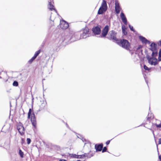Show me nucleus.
<instances>
[{"instance_id": "obj_3", "label": "nucleus", "mask_w": 161, "mask_h": 161, "mask_svg": "<svg viewBox=\"0 0 161 161\" xmlns=\"http://www.w3.org/2000/svg\"><path fill=\"white\" fill-rule=\"evenodd\" d=\"M117 33L114 30L110 31L108 33V36L107 38L113 41H118V39L116 37Z\"/></svg>"}, {"instance_id": "obj_10", "label": "nucleus", "mask_w": 161, "mask_h": 161, "mask_svg": "<svg viewBox=\"0 0 161 161\" xmlns=\"http://www.w3.org/2000/svg\"><path fill=\"white\" fill-rule=\"evenodd\" d=\"M17 129L21 135H23L24 134L25 130L23 125H18L17 126Z\"/></svg>"}, {"instance_id": "obj_42", "label": "nucleus", "mask_w": 161, "mask_h": 161, "mask_svg": "<svg viewBox=\"0 0 161 161\" xmlns=\"http://www.w3.org/2000/svg\"><path fill=\"white\" fill-rule=\"evenodd\" d=\"M159 44H158V45L161 46V40L159 41Z\"/></svg>"}, {"instance_id": "obj_5", "label": "nucleus", "mask_w": 161, "mask_h": 161, "mask_svg": "<svg viewBox=\"0 0 161 161\" xmlns=\"http://www.w3.org/2000/svg\"><path fill=\"white\" fill-rule=\"evenodd\" d=\"M109 30V27L108 25H106L102 30L101 35L100 36L101 37H105L108 34Z\"/></svg>"}, {"instance_id": "obj_8", "label": "nucleus", "mask_w": 161, "mask_h": 161, "mask_svg": "<svg viewBox=\"0 0 161 161\" xmlns=\"http://www.w3.org/2000/svg\"><path fill=\"white\" fill-rule=\"evenodd\" d=\"M69 25L67 22L63 20L60 21V27L62 29H66L68 28Z\"/></svg>"}, {"instance_id": "obj_46", "label": "nucleus", "mask_w": 161, "mask_h": 161, "mask_svg": "<svg viewBox=\"0 0 161 161\" xmlns=\"http://www.w3.org/2000/svg\"><path fill=\"white\" fill-rule=\"evenodd\" d=\"M0 78H1V77L0 76Z\"/></svg>"}, {"instance_id": "obj_41", "label": "nucleus", "mask_w": 161, "mask_h": 161, "mask_svg": "<svg viewBox=\"0 0 161 161\" xmlns=\"http://www.w3.org/2000/svg\"><path fill=\"white\" fill-rule=\"evenodd\" d=\"M66 126L69 129V126H68V125L67 124V123H66Z\"/></svg>"}, {"instance_id": "obj_33", "label": "nucleus", "mask_w": 161, "mask_h": 161, "mask_svg": "<svg viewBox=\"0 0 161 161\" xmlns=\"http://www.w3.org/2000/svg\"><path fill=\"white\" fill-rule=\"evenodd\" d=\"M45 104L44 103H42L41 107L42 108H43L45 107Z\"/></svg>"}, {"instance_id": "obj_44", "label": "nucleus", "mask_w": 161, "mask_h": 161, "mask_svg": "<svg viewBox=\"0 0 161 161\" xmlns=\"http://www.w3.org/2000/svg\"><path fill=\"white\" fill-rule=\"evenodd\" d=\"M159 68L160 69V70H161V66H159Z\"/></svg>"}, {"instance_id": "obj_35", "label": "nucleus", "mask_w": 161, "mask_h": 161, "mask_svg": "<svg viewBox=\"0 0 161 161\" xmlns=\"http://www.w3.org/2000/svg\"><path fill=\"white\" fill-rule=\"evenodd\" d=\"M161 61V56L160 57L158 56V62L159 61Z\"/></svg>"}, {"instance_id": "obj_32", "label": "nucleus", "mask_w": 161, "mask_h": 161, "mask_svg": "<svg viewBox=\"0 0 161 161\" xmlns=\"http://www.w3.org/2000/svg\"><path fill=\"white\" fill-rule=\"evenodd\" d=\"M54 147L55 148H56L57 150H59L60 149V147L58 146H55Z\"/></svg>"}, {"instance_id": "obj_18", "label": "nucleus", "mask_w": 161, "mask_h": 161, "mask_svg": "<svg viewBox=\"0 0 161 161\" xmlns=\"http://www.w3.org/2000/svg\"><path fill=\"white\" fill-rule=\"evenodd\" d=\"M82 156L83 158L87 157L88 158H90L91 157H92L93 155L92 154L91 155H90L89 153H85L84 154L82 155Z\"/></svg>"}, {"instance_id": "obj_16", "label": "nucleus", "mask_w": 161, "mask_h": 161, "mask_svg": "<svg viewBox=\"0 0 161 161\" xmlns=\"http://www.w3.org/2000/svg\"><path fill=\"white\" fill-rule=\"evenodd\" d=\"M48 8L51 11H52L53 10H54L55 11H56V10L54 8V6L53 5L52 2L51 1L49 2V4L48 5Z\"/></svg>"}, {"instance_id": "obj_31", "label": "nucleus", "mask_w": 161, "mask_h": 161, "mask_svg": "<svg viewBox=\"0 0 161 161\" xmlns=\"http://www.w3.org/2000/svg\"><path fill=\"white\" fill-rule=\"evenodd\" d=\"M142 46L140 45L138 46V47L137 48V50H140L141 48H142Z\"/></svg>"}, {"instance_id": "obj_45", "label": "nucleus", "mask_w": 161, "mask_h": 161, "mask_svg": "<svg viewBox=\"0 0 161 161\" xmlns=\"http://www.w3.org/2000/svg\"><path fill=\"white\" fill-rule=\"evenodd\" d=\"M45 80V79H43V80Z\"/></svg>"}, {"instance_id": "obj_6", "label": "nucleus", "mask_w": 161, "mask_h": 161, "mask_svg": "<svg viewBox=\"0 0 161 161\" xmlns=\"http://www.w3.org/2000/svg\"><path fill=\"white\" fill-rule=\"evenodd\" d=\"M88 33V29L87 28H85L83 30L82 33L80 35V38H85L89 36Z\"/></svg>"}, {"instance_id": "obj_15", "label": "nucleus", "mask_w": 161, "mask_h": 161, "mask_svg": "<svg viewBox=\"0 0 161 161\" xmlns=\"http://www.w3.org/2000/svg\"><path fill=\"white\" fill-rule=\"evenodd\" d=\"M150 47L149 48V49L152 51L157 50V45L154 42H153L151 43L150 45Z\"/></svg>"}, {"instance_id": "obj_12", "label": "nucleus", "mask_w": 161, "mask_h": 161, "mask_svg": "<svg viewBox=\"0 0 161 161\" xmlns=\"http://www.w3.org/2000/svg\"><path fill=\"white\" fill-rule=\"evenodd\" d=\"M115 12L117 14H119L121 8L119 6V3L117 2H115Z\"/></svg>"}, {"instance_id": "obj_20", "label": "nucleus", "mask_w": 161, "mask_h": 161, "mask_svg": "<svg viewBox=\"0 0 161 161\" xmlns=\"http://www.w3.org/2000/svg\"><path fill=\"white\" fill-rule=\"evenodd\" d=\"M19 154L21 158H23L24 157V153L20 149L19 150Z\"/></svg>"}, {"instance_id": "obj_25", "label": "nucleus", "mask_w": 161, "mask_h": 161, "mask_svg": "<svg viewBox=\"0 0 161 161\" xmlns=\"http://www.w3.org/2000/svg\"><path fill=\"white\" fill-rule=\"evenodd\" d=\"M129 27L131 31H133L134 32H136V31L134 29L133 26H131L130 25H129Z\"/></svg>"}, {"instance_id": "obj_26", "label": "nucleus", "mask_w": 161, "mask_h": 161, "mask_svg": "<svg viewBox=\"0 0 161 161\" xmlns=\"http://www.w3.org/2000/svg\"><path fill=\"white\" fill-rule=\"evenodd\" d=\"M143 68L146 70L149 71L150 70L151 68H148L146 65L144 64L143 65Z\"/></svg>"}, {"instance_id": "obj_30", "label": "nucleus", "mask_w": 161, "mask_h": 161, "mask_svg": "<svg viewBox=\"0 0 161 161\" xmlns=\"http://www.w3.org/2000/svg\"><path fill=\"white\" fill-rule=\"evenodd\" d=\"M155 125L157 128H160L161 127V123H160L159 124H156Z\"/></svg>"}, {"instance_id": "obj_9", "label": "nucleus", "mask_w": 161, "mask_h": 161, "mask_svg": "<svg viewBox=\"0 0 161 161\" xmlns=\"http://www.w3.org/2000/svg\"><path fill=\"white\" fill-rule=\"evenodd\" d=\"M31 121L32 125L35 127H36V122L35 114L33 113L31 117Z\"/></svg>"}, {"instance_id": "obj_7", "label": "nucleus", "mask_w": 161, "mask_h": 161, "mask_svg": "<svg viewBox=\"0 0 161 161\" xmlns=\"http://www.w3.org/2000/svg\"><path fill=\"white\" fill-rule=\"evenodd\" d=\"M92 31L95 35H99L101 32V28L98 26H96L93 27L92 29Z\"/></svg>"}, {"instance_id": "obj_38", "label": "nucleus", "mask_w": 161, "mask_h": 161, "mask_svg": "<svg viewBox=\"0 0 161 161\" xmlns=\"http://www.w3.org/2000/svg\"><path fill=\"white\" fill-rule=\"evenodd\" d=\"M59 161H67L66 160H65V159H60Z\"/></svg>"}, {"instance_id": "obj_24", "label": "nucleus", "mask_w": 161, "mask_h": 161, "mask_svg": "<svg viewBox=\"0 0 161 161\" xmlns=\"http://www.w3.org/2000/svg\"><path fill=\"white\" fill-rule=\"evenodd\" d=\"M75 37V36L74 35L70 37V36L69 37V40L70 41V42H72L75 41L76 40H74L73 38Z\"/></svg>"}, {"instance_id": "obj_40", "label": "nucleus", "mask_w": 161, "mask_h": 161, "mask_svg": "<svg viewBox=\"0 0 161 161\" xmlns=\"http://www.w3.org/2000/svg\"><path fill=\"white\" fill-rule=\"evenodd\" d=\"M159 158L160 161H161V155L159 156Z\"/></svg>"}, {"instance_id": "obj_17", "label": "nucleus", "mask_w": 161, "mask_h": 161, "mask_svg": "<svg viewBox=\"0 0 161 161\" xmlns=\"http://www.w3.org/2000/svg\"><path fill=\"white\" fill-rule=\"evenodd\" d=\"M126 28L124 25H122V31L123 34L125 35H127V32L126 31Z\"/></svg>"}, {"instance_id": "obj_34", "label": "nucleus", "mask_w": 161, "mask_h": 161, "mask_svg": "<svg viewBox=\"0 0 161 161\" xmlns=\"http://www.w3.org/2000/svg\"><path fill=\"white\" fill-rule=\"evenodd\" d=\"M158 144H161V138L158 139Z\"/></svg>"}, {"instance_id": "obj_13", "label": "nucleus", "mask_w": 161, "mask_h": 161, "mask_svg": "<svg viewBox=\"0 0 161 161\" xmlns=\"http://www.w3.org/2000/svg\"><path fill=\"white\" fill-rule=\"evenodd\" d=\"M139 38L143 43H144L145 44H150V41L147 40L145 37L143 36H139Z\"/></svg>"}, {"instance_id": "obj_2", "label": "nucleus", "mask_w": 161, "mask_h": 161, "mask_svg": "<svg viewBox=\"0 0 161 161\" xmlns=\"http://www.w3.org/2000/svg\"><path fill=\"white\" fill-rule=\"evenodd\" d=\"M108 6L107 2L105 0H103L101 5L97 12L98 14H102L105 12L107 10Z\"/></svg>"}, {"instance_id": "obj_27", "label": "nucleus", "mask_w": 161, "mask_h": 161, "mask_svg": "<svg viewBox=\"0 0 161 161\" xmlns=\"http://www.w3.org/2000/svg\"><path fill=\"white\" fill-rule=\"evenodd\" d=\"M13 85L14 86H18V83L17 81H14L13 83Z\"/></svg>"}, {"instance_id": "obj_14", "label": "nucleus", "mask_w": 161, "mask_h": 161, "mask_svg": "<svg viewBox=\"0 0 161 161\" xmlns=\"http://www.w3.org/2000/svg\"><path fill=\"white\" fill-rule=\"evenodd\" d=\"M103 147V143H101L98 144H96L95 145V148L96 150V152L100 151L102 150Z\"/></svg>"}, {"instance_id": "obj_28", "label": "nucleus", "mask_w": 161, "mask_h": 161, "mask_svg": "<svg viewBox=\"0 0 161 161\" xmlns=\"http://www.w3.org/2000/svg\"><path fill=\"white\" fill-rule=\"evenodd\" d=\"M107 147H104L102 150V152L104 153V152H106L107 151Z\"/></svg>"}, {"instance_id": "obj_29", "label": "nucleus", "mask_w": 161, "mask_h": 161, "mask_svg": "<svg viewBox=\"0 0 161 161\" xmlns=\"http://www.w3.org/2000/svg\"><path fill=\"white\" fill-rule=\"evenodd\" d=\"M31 141L30 138H27V144H29L31 143Z\"/></svg>"}, {"instance_id": "obj_19", "label": "nucleus", "mask_w": 161, "mask_h": 161, "mask_svg": "<svg viewBox=\"0 0 161 161\" xmlns=\"http://www.w3.org/2000/svg\"><path fill=\"white\" fill-rule=\"evenodd\" d=\"M73 157L74 158H83L82 156L81 155H78L76 154H74Z\"/></svg>"}, {"instance_id": "obj_1", "label": "nucleus", "mask_w": 161, "mask_h": 161, "mask_svg": "<svg viewBox=\"0 0 161 161\" xmlns=\"http://www.w3.org/2000/svg\"><path fill=\"white\" fill-rule=\"evenodd\" d=\"M151 57H150L148 55L146 56L148 60V63L151 65H156L158 64V59L155 57L158 55V52L157 50L153 51Z\"/></svg>"}, {"instance_id": "obj_21", "label": "nucleus", "mask_w": 161, "mask_h": 161, "mask_svg": "<svg viewBox=\"0 0 161 161\" xmlns=\"http://www.w3.org/2000/svg\"><path fill=\"white\" fill-rule=\"evenodd\" d=\"M31 112H32V110L30 108L29 110V112L28 113V117L29 119L31 117L32 115Z\"/></svg>"}, {"instance_id": "obj_36", "label": "nucleus", "mask_w": 161, "mask_h": 161, "mask_svg": "<svg viewBox=\"0 0 161 161\" xmlns=\"http://www.w3.org/2000/svg\"><path fill=\"white\" fill-rule=\"evenodd\" d=\"M158 56H161V49H160L159 50V51L158 53Z\"/></svg>"}, {"instance_id": "obj_37", "label": "nucleus", "mask_w": 161, "mask_h": 161, "mask_svg": "<svg viewBox=\"0 0 161 161\" xmlns=\"http://www.w3.org/2000/svg\"><path fill=\"white\" fill-rule=\"evenodd\" d=\"M110 140H108L106 142V144L107 145H108L110 143Z\"/></svg>"}, {"instance_id": "obj_4", "label": "nucleus", "mask_w": 161, "mask_h": 161, "mask_svg": "<svg viewBox=\"0 0 161 161\" xmlns=\"http://www.w3.org/2000/svg\"><path fill=\"white\" fill-rule=\"evenodd\" d=\"M120 43L121 47L127 50L129 49L130 47V43L128 40L123 39L120 41Z\"/></svg>"}, {"instance_id": "obj_39", "label": "nucleus", "mask_w": 161, "mask_h": 161, "mask_svg": "<svg viewBox=\"0 0 161 161\" xmlns=\"http://www.w3.org/2000/svg\"><path fill=\"white\" fill-rule=\"evenodd\" d=\"M149 113L148 114V117L147 118V119H149L151 117H149Z\"/></svg>"}, {"instance_id": "obj_23", "label": "nucleus", "mask_w": 161, "mask_h": 161, "mask_svg": "<svg viewBox=\"0 0 161 161\" xmlns=\"http://www.w3.org/2000/svg\"><path fill=\"white\" fill-rule=\"evenodd\" d=\"M36 58L34 56L28 61V63L29 64H31L33 61Z\"/></svg>"}, {"instance_id": "obj_43", "label": "nucleus", "mask_w": 161, "mask_h": 161, "mask_svg": "<svg viewBox=\"0 0 161 161\" xmlns=\"http://www.w3.org/2000/svg\"><path fill=\"white\" fill-rule=\"evenodd\" d=\"M140 51H141V53L142 54V50H141Z\"/></svg>"}, {"instance_id": "obj_22", "label": "nucleus", "mask_w": 161, "mask_h": 161, "mask_svg": "<svg viewBox=\"0 0 161 161\" xmlns=\"http://www.w3.org/2000/svg\"><path fill=\"white\" fill-rule=\"evenodd\" d=\"M41 52L40 50H39L38 51L36 52L34 54V57H35L36 58L37 57L38 55L40 54Z\"/></svg>"}, {"instance_id": "obj_11", "label": "nucleus", "mask_w": 161, "mask_h": 161, "mask_svg": "<svg viewBox=\"0 0 161 161\" xmlns=\"http://www.w3.org/2000/svg\"><path fill=\"white\" fill-rule=\"evenodd\" d=\"M120 16L123 23L125 25H126L127 24V19L124 14L122 12H121Z\"/></svg>"}]
</instances>
